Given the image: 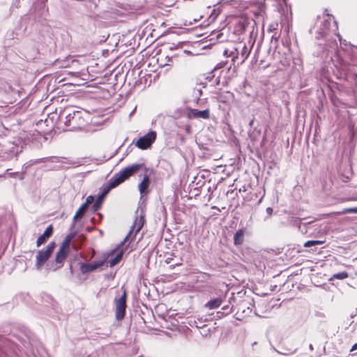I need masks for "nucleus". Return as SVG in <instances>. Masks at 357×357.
<instances>
[{
    "instance_id": "f03ea898",
    "label": "nucleus",
    "mask_w": 357,
    "mask_h": 357,
    "mask_svg": "<svg viewBox=\"0 0 357 357\" xmlns=\"http://www.w3.org/2000/svg\"><path fill=\"white\" fill-rule=\"evenodd\" d=\"M83 112L76 109L75 107H71L66 108L61 114L65 117L64 124L69 128V130H76L82 128L85 125V120L82 116Z\"/></svg>"
},
{
    "instance_id": "f704fd0d",
    "label": "nucleus",
    "mask_w": 357,
    "mask_h": 357,
    "mask_svg": "<svg viewBox=\"0 0 357 357\" xmlns=\"http://www.w3.org/2000/svg\"><path fill=\"white\" fill-rule=\"evenodd\" d=\"M23 178L22 175L20 174V178L22 179Z\"/></svg>"
},
{
    "instance_id": "c756f323",
    "label": "nucleus",
    "mask_w": 357,
    "mask_h": 357,
    "mask_svg": "<svg viewBox=\"0 0 357 357\" xmlns=\"http://www.w3.org/2000/svg\"><path fill=\"white\" fill-rule=\"evenodd\" d=\"M337 36L339 38V40H340V43H342V37H341V36L339 33Z\"/></svg>"
},
{
    "instance_id": "393cba45",
    "label": "nucleus",
    "mask_w": 357,
    "mask_h": 357,
    "mask_svg": "<svg viewBox=\"0 0 357 357\" xmlns=\"http://www.w3.org/2000/svg\"><path fill=\"white\" fill-rule=\"evenodd\" d=\"M101 204V197H100L98 200L94 203L93 208L94 211H97L99 209Z\"/></svg>"
},
{
    "instance_id": "423d86ee",
    "label": "nucleus",
    "mask_w": 357,
    "mask_h": 357,
    "mask_svg": "<svg viewBox=\"0 0 357 357\" xmlns=\"http://www.w3.org/2000/svg\"><path fill=\"white\" fill-rule=\"evenodd\" d=\"M68 250H66L63 248H59V251L56 255L54 264H52V265H47L49 266V269L55 271L57 269L62 267L63 264L68 255Z\"/></svg>"
},
{
    "instance_id": "dca6fc26",
    "label": "nucleus",
    "mask_w": 357,
    "mask_h": 357,
    "mask_svg": "<svg viewBox=\"0 0 357 357\" xmlns=\"http://www.w3.org/2000/svg\"><path fill=\"white\" fill-rule=\"evenodd\" d=\"M75 233H71V234H68L65 237V239L63 240L61 245L60 246V248H63V249L68 251L69 247L70 245V242L73 240V238L75 237Z\"/></svg>"
},
{
    "instance_id": "0eeeda50",
    "label": "nucleus",
    "mask_w": 357,
    "mask_h": 357,
    "mask_svg": "<svg viewBox=\"0 0 357 357\" xmlns=\"http://www.w3.org/2000/svg\"><path fill=\"white\" fill-rule=\"evenodd\" d=\"M187 118L189 119H208L210 117V111L209 109H204L199 111L196 109H189L187 112Z\"/></svg>"
},
{
    "instance_id": "5701e85b",
    "label": "nucleus",
    "mask_w": 357,
    "mask_h": 357,
    "mask_svg": "<svg viewBox=\"0 0 357 357\" xmlns=\"http://www.w3.org/2000/svg\"><path fill=\"white\" fill-rule=\"evenodd\" d=\"M93 200H94L93 197V196H91V195H89V196H88V197H86V202H85L83 204H84V205H85V206L87 208V206H88L89 204H92V203H93Z\"/></svg>"
},
{
    "instance_id": "72a5a7b5",
    "label": "nucleus",
    "mask_w": 357,
    "mask_h": 357,
    "mask_svg": "<svg viewBox=\"0 0 357 357\" xmlns=\"http://www.w3.org/2000/svg\"><path fill=\"white\" fill-rule=\"evenodd\" d=\"M12 174H15V175H17V174H18V173H17V172H15V173H12Z\"/></svg>"
},
{
    "instance_id": "a878e982",
    "label": "nucleus",
    "mask_w": 357,
    "mask_h": 357,
    "mask_svg": "<svg viewBox=\"0 0 357 357\" xmlns=\"http://www.w3.org/2000/svg\"><path fill=\"white\" fill-rule=\"evenodd\" d=\"M277 26H278L277 23H272L268 26V31L269 32L273 31L276 29Z\"/></svg>"
},
{
    "instance_id": "2eb2a0df",
    "label": "nucleus",
    "mask_w": 357,
    "mask_h": 357,
    "mask_svg": "<svg viewBox=\"0 0 357 357\" xmlns=\"http://www.w3.org/2000/svg\"><path fill=\"white\" fill-rule=\"evenodd\" d=\"M244 241V230L238 229L234 235V243L236 245H241Z\"/></svg>"
},
{
    "instance_id": "b1692460",
    "label": "nucleus",
    "mask_w": 357,
    "mask_h": 357,
    "mask_svg": "<svg viewBox=\"0 0 357 357\" xmlns=\"http://www.w3.org/2000/svg\"><path fill=\"white\" fill-rule=\"evenodd\" d=\"M357 213V207L348 208L344 209V211H342V213Z\"/></svg>"
},
{
    "instance_id": "f257e3e1",
    "label": "nucleus",
    "mask_w": 357,
    "mask_h": 357,
    "mask_svg": "<svg viewBox=\"0 0 357 357\" xmlns=\"http://www.w3.org/2000/svg\"><path fill=\"white\" fill-rule=\"evenodd\" d=\"M144 167V164H132L128 167H126L119 171L117 174H116L113 177H112L107 185H104L102 186V195L101 196H105L107 195L112 188L116 187L121 183H123L125 180L128 178L130 176L133 175L135 172L139 170L141 168Z\"/></svg>"
},
{
    "instance_id": "20e7f679",
    "label": "nucleus",
    "mask_w": 357,
    "mask_h": 357,
    "mask_svg": "<svg viewBox=\"0 0 357 357\" xmlns=\"http://www.w3.org/2000/svg\"><path fill=\"white\" fill-rule=\"evenodd\" d=\"M156 139V132L155 131H149L144 136L140 137L135 143L137 147L144 150L149 148Z\"/></svg>"
},
{
    "instance_id": "9d476101",
    "label": "nucleus",
    "mask_w": 357,
    "mask_h": 357,
    "mask_svg": "<svg viewBox=\"0 0 357 357\" xmlns=\"http://www.w3.org/2000/svg\"><path fill=\"white\" fill-rule=\"evenodd\" d=\"M224 56L226 57H231L232 63L234 64L236 62L238 63L239 59V45L237 47H231V48H227L224 51Z\"/></svg>"
},
{
    "instance_id": "4468645a",
    "label": "nucleus",
    "mask_w": 357,
    "mask_h": 357,
    "mask_svg": "<svg viewBox=\"0 0 357 357\" xmlns=\"http://www.w3.org/2000/svg\"><path fill=\"white\" fill-rule=\"evenodd\" d=\"M222 298H216L215 299H212L207 302L204 306L205 307L208 308V310H213L219 307L222 303Z\"/></svg>"
},
{
    "instance_id": "9b49d317",
    "label": "nucleus",
    "mask_w": 357,
    "mask_h": 357,
    "mask_svg": "<svg viewBox=\"0 0 357 357\" xmlns=\"http://www.w3.org/2000/svg\"><path fill=\"white\" fill-rule=\"evenodd\" d=\"M52 233L53 227L52 225H49L45 230L44 233L38 238L36 241L37 247H40L42 244H43L47 241V239L52 236Z\"/></svg>"
},
{
    "instance_id": "4be33fe9",
    "label": "nucleus",
    "mask_w": 357,
    "mask_h": 357,
    "mask_svg": "<svg viewBox=\"0 0 357 357\" xmlns=\"http://www.w3.org/2000/svg\"><path fill=\"white\" fill-rule=\"evenodd\" d=\"M321 24H323V27L320 29L319 33L321 36H324L326 34V31L328 29L329 22L328 20H324V22H321Z\"/></svg>"
},
{
    "instance_id": "1a4fd4ad",
    "label": "nucleus",
    "mask_w": 357,
    "mask_h": 357,
    "mask_svg": "<svg viewBox=\"0 0 357 357\" xmlns=\"http://www.w3.org/2000/svg\"><path fill=\"white\" fill-rule=\"evenodd\" d=\"M252 45L247 47L245 45L239 44V59L238 61V66L241 65L248 58Z\"/></svg>"
},
{
    "instance_id": "ddd939ff",
    "label": "nucleus",
    "mask_w": 357,
    "mask_h": 357,
    "mask_svg": "<svg viewBox=\"0 0 357 357\" xmlns=\"http://www.w3.org/2000/svg\"><path fill=\"white\" fill-rule=\"evenodd\" d=\"M149 176L147 174H145V176L143 178V180L139 184L138 186L139 191L140 192V194L142 195H146L147 193V188L149 186Z\"/></svg>"
},
{
    "instance_id": "f3484780",
    "label": "nucleus",
    "mask_w": 357,
    "mask_h": 357,
    "mask_svg": "<svg viewBox=\"0 0 357 357\" xmlns=\"http://www.w3.org/2000/svg\"><path fill=\"white\" fill-rule=\"evenodd\" d=\"M86 209V207L85 206V205H84L83 204L81 205V206L78 208V210L77 211L76 213L75 214L74 217H73V225L72 227L74 226L76 220L78 219V218H82L84 213H85V211Z\"/></svg>"
},
{
    "instance_id": "c85d7f7f",
    "label": "nucleus",
    "mask_w": 357,
    "mask_h": 357,
    "mask_svg": "<svg viewBox=\"0 0 357 357\" xmlns=\"http://www.w3.org/2000/svg\"><path fill=\"white\" fill-rule=\"evenodd\" d=\"M356 349H357V344L356 343V344H354L352 346V347H351V351H353L356 350Z\"/></svg>"
},
{
    "instance_id": "bb28decb",
    "label": "nucleus",
    "mask_w": 357,
    "mask_h": 357,
    "mask_svg": "<svg viewBox=\"0 0 357 357\" xmlns=\"http://www.w3.org/2000/svg\"><path fill=\"white\" fill-rule=\"evenodd\" d=\"M266 211L268 215H271L273 214V210L271 207H268L266 208Z\"/></svg>"
},
{
    "instance_id": "cd10ccee",
    "label": "nucleus",
    "mask_w": 357,
    "mask_h": 357,
    "mask_svg": "<svg viewBox=\"0 0 357 357\" xmlns=\"http://www.w3.org/2000/svg\"><path fill=\"white\" fill-rule=\"evenodd\" d=\"M225 64H226V63H224V62L220 63H218V64L216 66L215 68H222V67H223Z\"/></svg>"
},
{
    "instance_id": "7ed1b4c3",
    "label": "nucleus",
    "mask_w": 357,
    "mask_h": 357,
    "mask_svg": "<svg viewBox=\"0 0 357 357\" xmlns=\"http://www.w3.org/2000/svg\"><path fill=\"white\" fill-rule=\"evenodd\" d=\"M56 246L54 242L50 243L45 249L38 252L36 257V267L37 270H40L44 264L47 261Z\"/></svg>"
},
{
    "instance_id": "473e14b6",
    "label": "nucleus",
    "mask_w": 357,
    "mask_h": 357,
    "mask_svg": "<svg viewBox=\"0 0 357 357\" xmlns=\"http://www.w3.org/2000/svg\"><path fill=\"white\" fill-rule=\"evenodd\" d=\"M252 123H253V121H251L250 123V125L252 126Z\"/></svg>"
},
{
    "instance_id": "39448f33",
    "label": "nucleus",
    "mask_w": 357,
    "mask_h": 357,
    "mask_svg": "<svg viewBox=\"0 0 357 357\" xmlns=\"http://www.w3.org/2000/svg\"><path fill=\"white\" fill-rule=\"evenodd\" d=\"M116 305V319L119 321L123 319L126 314V291H124L123 295L115 301Z\"/></svg>"
},
{
    "instance_id": "aec40b11",
    "label": "nucleus",
    "mask_w": 357,
    "mask_h": 357,
    "mask_svg": "<svg viewBox=\"0 0 357 357\" xmlns=\"http://www.w3.org/2000/svg\"><path fill=\"white\" fill-rule=\"evenodd\" d=\"M349 274L346 271L340 272L337 273L333 274L332 279H337V280H344L348 278Z\"/></svg>"
},
{
    "instance_id": "7c9ffc66",
    "label": "nucleus",
    "mask_w": 357,
    "mask_h": 357,
    "mask_svg": "<svg viewBox=\"0 0 357 357\" xmlns=\"http://www.w3.org/2000/svg\"><path fill=\"white\" fill-rule=\"evenodd\" d=\"M185 25H188V24H192V22H189L188 23L187 22H185L184 23Z\"/></svg>"
},
{
    "instance_id": "f8f14e48",
    "label": "nucleus",
    "mask_w": 357,
    "mask_h": 357,
    "mask_svg": "<svg viewBox=\"0 0 357 357\" xmlns=\"http://www.w3.org/2000/svg\"><path fill=\"white\" fill-rule=\"evenodd\" d=\"M143 218L141 217L139 218H137L135 222L133 223V225L132 226L131 231L126 237L125 241H126L132 235V233H135V235H136L141 230V229L143 227Z\"/></svg>"
},
{
    "instance_id": "412c9836",
    "label": "nucleus",
    "mask_w": 357,
    "mask_h": 357,
    "mask_svg": "<svg viewBox=\"0 0 357 357\" xmlns=\"http://www.w3.org/2000/svg\"><path fill=\"white\" fill-rule=\"evenodd\" d=\"M210 278H211V275L209 274L206 273H201L197 276V281L208 282Z\"/></svg>"
},
{
    "instance_id": "6e6552de",
    "label": "nucleus",
    "mask_w": 357,
    "mask_h": 357,
    "mask_svg": "<svg viewBox=\"0 0 357 357\" xmlns=\"http://www.w3.org/2000/svg\"><path fill=\"white\" fill-rule=\"evenodd\" d=\"M104 264V261H94L93 263H82L80 264V271L83 274L90 273L101 267Z\"/></svg>"
},
{
    "instance_id": "2f4dec72",
    "label": "nucleus",
    "mask_w": 357,
    "mask_h": 357,
    "mask_svg": "<svg viewBox=\"0 0 357 357\" xmlns=\"http://www.w3.org/2000/svg\"><path fill=\"white\" fill-rule=\"evenodd\" d=\"M169 261H170V259H169V258L166 260V261H167V263H169Z\"/></svg>"
},
{
    "instance_id": "6ab92c4d",
    "label": "nucleus",
    "mask_w": 357,
    "mask_h": 357,
    "mask_svg": "<svg viewBox=\"0 0 357 357\" xmlns=\"http://www.w3.org/2000/svg\"><path fill=\"white\" fill-rule=\"evenodd\" d=\"M325 241L316 240V241H307L304 243V247L310 248L318 245L324 243Z\"/></svg>"
},
{
    "instance_id": "a211bd4d",
    "label": "nucleus",
    "mask_w": 357,
    "mask_h": 357,
    "mask_svg": "<svg viewBox=\"0 0 357 357\" xmlns=\"http://www.w3.org/2000/svg\"><path fill=\"white\" fill-rule=\"evenodd\" d=\"M122 257H123V252H119L116 254V255L115 256V257H114L113 259H112L109 261L110 263V266H115L116 264H117L122 259Z\"/></svg>"
}]
</instances>
